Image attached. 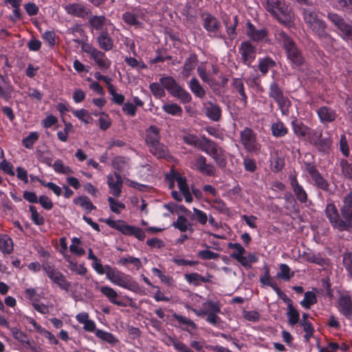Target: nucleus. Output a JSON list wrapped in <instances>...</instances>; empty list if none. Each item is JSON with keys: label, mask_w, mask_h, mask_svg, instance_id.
I'll use <instances>...</instances> for the list:
<instances>
[{"label": "nucleus", "mask_w": 352, "mask_h": 352, "mask_svg": "<svg viewBox=\"0 0 352 352\" xmlns=\"http://www.w3.org/2000/svg\"><path fill=\"white\" fill-rule=\"evenodd\" d=\"M326 216L331 226L339 231L352 229V199H344V204L340 208L341 216L333 204H327Z\"/></svg>", "instance_id": "1"}, {"label": "nucleus", "mask_w": 352, "mask_h": 352, "mask_svg": "<svg viewBox=\"0 0 352 352\" xmlns=\"http://www.w3.org/2000/svg\"><path fill=\"white\" fill-rule=\"evenodd\" d=\"M265 9L280 23L291 28L294 25V14L284 0H266Z\"/></svg>", "instance_id": "2"}, {"label": "nucleus", "mask_w": 352, "mask_h": 352, "mask_svg": "<svg viewBox=\"0 0 352 352\" xmlns=\"http://www.w3.org/2000/svg\"><path fill=\"white\" fill-rule=\"evenodd\" d=\"M107 278L113 284L120 287L126 289L133 292H138L140 290L139 284L133 278L109 265H106Z\"/></svg>", "instance_id": "3"}, {"label": "nucleus", "mask_w": 352, "mask_h": 352, "mask_svg": "<svg viewBox=\"0 0 352 352\" xmlns=\"http://www.w3.org/2000/svg\"><path fill=\"white\" fill-rule=\"evenodd\" d=\"M276 35L277 38L283 43L287 53V56L292 62L293 67L301 66L305 62V58L295 42L284 31L278 32Z\"/></svg>", "instance_id": "4"}, {"label": "nucleus", "mask_w": 352, "mask_h": 352, "mask_svg": "<svg viewBox=\"0 0 352 352\" xmlns=\"http://www.w3.org/2000/svg\"><path fill=\"white\" fill-rule=\"evenodd\" d=\"M100 221L105 223L110 228L117 230L124 235L134 236L140 241H144L146 237L145 232L142 228L128 225L123 220L115 221L111 219H105Z\"/></svg>", "instance_id": "5"}, {"label": "nucleus", "mask_w": 352, "mask_h": 352, "mask_svg": "<svg viewBox=\"0 0 352 352\" xmlns=\"http://www.w3.org/2000/svg\"><path fill=\"white\" fill-rule=\"evenodd\" d=\"M303 19L312 34L318 38L327 30V23L314 10L304 9Z\"/></svg>", "instance_id": "6"}, {"label": "nucleus", "mask_w": 352, "mask_h": 352, "mask_svg": "<svg viewBox=\"0 0 352 352\" xmlns=\"http://www.w3.org/2000/svg\"><path fill=\"white\" fill-rule=\"evenodd\" d=\"M327 17L332 25L336 28L340 37L346 42H352V25L346 22L338 14L329 12Z\"/></svg>", "instance_id": "7"}, {"label": "nucleus", "mask_w": 352, "mask_h": 352, "mask_svg": "<svg viewBox=\"0 0 352 352\" xmlns=\"http://www.w3.org/2000/svg\"><path fill=\"white\" fill-rule=\"evenodd\" d=\"M164 89H166L173 96L177 98L183 103L191 100L190 94L179 85L171 76H164L160 79Z\"/></svg>", "instance_id": "8"}, {"label": "nucleus", "mask_w": 352, "mask_h": 352, "mask_svg": "<svg viewBox=\"0 0 352 352\" xmlns=\"http://www.w3.org/2000/svg\"><path fill=\"white\" fill-rule=\"evenodd\" d=\"M42 270L45 272L50 280L60 289L68 292L71 287V283L67 280L66 276L56 269L54 265L43 264Z\"/></svg>", "instance_id": "9"}, {"label": "nucleus", "mask_w": 352, "mask_h": 352, "mask_svg": "<svg viewBox=\"0 0 352 352\" xmlns=\"http://www.w3.org/2000/svg\"><path fill=\"white\" fill-rule=\"evenodd\" d=\"M269 96L273 98L278 104V107L283 115L288 114L289 108L291 104L290 101L287 97L284 96L283 89L275 81L270 84Z\"/></svg>", "instance_id": "10"}, {"label": "nucleus", "mask_w": 352, "mask_h": 352, "mask_svg": "<svg viewBox=\"0 0 352 352\" xmlns=\"http://www.w3.org/2000/svg\"><path fill=\"white\" fill-rule=\"evenodd\" d=\"M166 181L169 188H173L175 185V182H177L178 188L184 198H191V193L186 184V179L182 177L179 173L171 169L170 172L166 175Z\"/></svg>", "instance_id": "11"}, {"label": "nucleus", "mask_w": 352, "mask_h": 352, "mask_svg": "<svg viewBox=\"0 0 352 352\" xmlns=\"http://www.w3.org/2000/svg\"><path fill=\"white\" fill-rule=\"evenodd\" d=\"M82 50L89 55L100 69L106 70L110 67L111 62L102 52L90 45H83Z\"/></svg>", "instance_id": "12"}, {"label": "nucleus", "mask_w": 352, "mask_h": 352, "mask_svg": "<svg viewBox=\"0 0 352 352\" xmlns=\"http://www.w3.org/2000/svg\"><path fill=\"white\" fill-rule=\"evenodd\" d=\"M299 256L307 262L314 263L320 267H327L330 265V259L324 253L314 252L309 248L299 252Z\"/></svg>", "instance_id": "13"}, {"label": "nucleus", "mask_w": 352, "mask_h": 352, "mask_svg": "<svg viewBox=\"0 0 352 352\" xmlns=\"http://www.w3.org/2000/svg\"><path fill=\"white\" fill-rule=\"evenodd\" d=\"M221 303L219 301L208 300L203 302L200 309H192V310L199 317H204L211 313H221Z\"/></svg>", "instance_id": "14"}, {"label": "nucleus", "mask_w": 352, "mask_h": 352, "mask_svg": "<svg viewBox=\"0 0 352 352\" xmlns=\"http://www.w3.org/2000/svg\"><path fill=\"white\" fill-rule=\"evenodd\" d=\"M65 10L67 14L78 18L85 19L91 14V10L79 3H69Z\"/></svg>", "instance_id": "15"}, {"label": "nucleus", "mask_w": 352, "mask_h": 352, "mask_svg": "<svg viewBox=\"0 0 352 352\" xmlns=\"http://www.w3.org/2000/svg\"><path fill=\"white\" fill-rule=\"evenodd\" d=\"M203 26L209 34L218 36L221 23L218 19L210 14H202Z\"/></svg>", "instance_id": "16"}, {"label": "nucleus", "mask_w": 352, "mask_h": 352, "mask_svg": "<svg viewBox=\"0 0 352 352\" xmlns=\"http://www.w3.org/2000/svg\"><path fill=\"white\" fill-rule=\"evenodd\" d=\"M338 310L346 319H352V298L349 295H341L338 300Z\"/></svg>", "instance_id": "17"}, {"label": "nucleus", "mask_w": 352, "mask_h": 352, "mask_svg": "<svg viewBox=\"0 0 352 352\" xmlns=\"http://www.w3.org/2000/svg\"><path fill=\"white\" fill-rule=\"evenodd\" d=\"M241 141L248 151H256L259 147L253 132L249 129H245L241 133Z\"/></svg>", "instance_id": "18"}, {"label": "nucleus", "mask_w": 352, "mask_h": 352, "mask_svg": "<svg viewBox=\"0 0 352 352\" xmlns=\"http://www.w3.org/2000/svg\"><path fill=\"white\" fill-rule=\"evenodd\" d=\"M317 115L322 124H329L334 122L337 113L334 109L327 106H322L318 109Z\"/></svg>", "instance_id": "19"}, {"label": "nucleus", "mask_w": 352, "mask_h": 352, "mask_svg": "<svg viewBox=\"0 0 352 352\" xmlns=\"http://www.w3.org/2000/svg\"><path fill=\"white\" fill-rule=\"evenodd\" d=\"M107 183L113 195L119 197L122 186V180L120 176L116 173L109 174L107 176Z\"/></svg>", "instance_id": "20"}, {"label": "nucleus", "mask_w": 352, "mask_h": 352, "mask_svg": "<svg viewBox=\"0 0 352 352\" xmlns=\"http://www.w3.org/2000/svg\"><path fill=\"white\" fill-rule=\"evenodd\" d=\"M100 291L111 303L120 307L126 306L124 302L118 300L119 295L113 288L107 285L102 286L100 287Z\"/></svg>", "instance_id": "21"}, {"label": "nucleus", "mask_w": 352, "mask_h": 352, "mask_svg": "<svg viewBox=\"0 0 352 352\" xmlns=\"http://www.w3.org/2000/svg\"><path fill=\"white\" fill-rule=\"evenodd\" d=\"M173 317L178 322L180 325H184L185 327L181 328L183 331L188 332L190 334H193L194 331H195L197 328V324L189 318L179 315L177 313H174L173 314Z\"/></svg>", "instance_id": "22"}, {"label": "nucleus", "mask_w": 352, "mask_h": 352, "mask_svg": "<svg viewBox=\"0 0 352 352\" xmlns=\"http://www.w3.org/2000/svg\"><path fill=\"white\" fill-rule=\"evenodd\" d=\"M142 12L140 10H136L135 12H125L122 16V19L128 25L140 28L142 26V23L140 21V19H142Z\"/></svg>", "instance_id": "23"}, {"label": "nucleus", "mask_w": 352, "mask_h": 352, "mask_svg": "<svg viewBox=\"0 0 352 352\" xmlns=\"http://www.w3.org/2000/svg\"><path fill=\"white\" fill-rule=\"evenodd\" d=\"M160 129L154 126H150L146 131V144L148 147L160 142Z\"/></svg>", "instance_id": "24"}, {"label": "nucleus", "mask_w": 352, "mask_h": 352, "mask_svg": "<svg viewBox=\"0 0 352 352\" xmlns=\"http://www.w3.org/2000/svg\"><path fill=\"white\" fill-rule=\"evenodd\" d=\"M99 47L104 51H110L114 47L113 41L107 31H102L97 37Z\"/></svg>", "instance_id": "25"}, {"label": "nucleus", "mask_w": 352, "mask_h": 352, "mask_svg": "<svg viewBox=\"0 0 352 352\" xmlns=\"http://www.w3.org/2000/svg\"><path fill=\"white\" fill-rule=\"evenodd\" d=\"M165 344L168 346L173 345L174 349L178 352H195L190 349L185 343L180 341L175 337L168 336Z\"/></svg>", "instance_id": "26"}, {"label": "nucleus", "mask_w": 352, "mask_h": 352, "mask_svg": "<svg viewBox=\"0 0 352 352\" xmlns=\"http://www.w3.org/2000/svg\"><path fill=\"white\" fill-rule=\"evenodd\" d=\"M185 279L189 284H192L195 286H199L202 283H209L210 281V276H202L201 274L193 272L185 274Z\"/></svg>", "instance_id": "27"}, {"label": "nucleus", "mask_w": 352, "mask_h": 352, "mask_svg": "<svg viewBox=\"0 0 352 352\" xmlns=\"http://www.w3.org/2000/svg\"><path fill=\"white\" fill-rule=\"evenodd\" d=\"M244 62L247 63L254 58V47L248 42H243L239 48Z\"/></svg>", "instance_id": "28"}, {"label": "nucleus", "mask_w": 352, "mask_h": 352, "mask_svg": "<svg viewBox=\"0 0 352 352\" xmlns=\"http://www.w3.org/2000/svg\"><path fill=\"white\" fill-rule=\"evenodd\" d=\"M292 126L295 135L299 138H305L308 133L309 127L302 121L295 118L292 122Z\"/></svg>", "instance_id": "29"}, {"label": "nucleus", "mask_w": 352, "mask_h": 352, "mask_svg": "<svg viewBox=\"0 0 352 352\" xmlns=\"http://www.w3.org/2000/svg\"><path fill=\"white\" fill-rule=\"evenodd\" d=\"M206 113L210 119L218 121L221 118V111L218 105L209 102L206 104Z\"/></svg>", "instance_id": "30"}, {"label": "nucleus", "mask_w": 352, "mask_h": 352, "mask_svg": "<svg viewBox=\"0 0 352 352\" xmlns=\"http://www.w3.org/2000/svg\"><path fill=\"white\" fill-rule=\"evenodd\" d=\"M107 21V19L104 15H94L90 16L89 19V24L91 28L97 30H101L106 25Z\"/></svg>", "instance_id": "31"}, {"label": "nucleus", "mask_w": 352, "mask_h": 352, "mask_svg": "<svg viewBox=\"0 0 352 352\" xmlns=\"http://www.w3.org/2000/svg\"><path fill=\"white\" fill-rule=\"evenodd\" d=\"M224 23L226 26L227 33L230 39H233L236 37V28L238 23L237 17L234 16L232 17H228L224 20Z\"/></svg>", "instance_id": "32"}, {"label": "nucleus", "mask_w": 352, "mask_h": 352, "mask_svg": "<svg viewBox=\"0 0 352 352\" xmlns=\"http://www.w3.org/2000/svg\"><path fill=\"white\" fill-rule=\"evenodd\" d=\"M317 302V296L312 291L306 292L304 298L300 302V305L306 309H309Z\"/></svg>", "instance_id": "33"}, {"label": "nucleus", "mask_w": 352, "mask_h": 352, "mask_svg": "<svg viewBox=\"0 0 352 352\" xmlns=\"http://www.w3.org/2000/svg\"><path fill=\"white\" fill-rule=\"evenodd\" d=\"M14 250L13 242L10 237L3 235L0 238V251L4 254H10Z\"/></svg>", "instance_id": "34"}, {"label": "nucleus", "mask_w": 352, "mask_h": 352, "mask_svg": "<svg viewBox=\"0 0 352 352\" xmlns=\"http://www.w3.org/2000/svg\"><path fill=\"white\" fill-rule=\"evenodd\" d=\"M148 148L151 153L157 158H166L168 155L167 147L160 142Z\"/></svg>", "instance_id": "35"}, {"label": "nucleus", "mask_w": 352, "mask_h": 352, "mask_svg": "<svg viewBox=\"0 0 352 352\" xmlns=\"http://www.w3.org/2000/svg\"><path fill=\"white\" fill-rule=\"evenodd\" d=\"M189 87L191 91L198 98H202L206 95V91L200 85L196 78H192L189 82Z\"/></svg>", "instance_id": "36"}, {"label": "nucleus", "mask_w": 352, "mask_h": 352, "mask_svg": "<svg viewBox=\"0 0 352 352\" xmlns=\"http://www.w3.org/2000/svg\"><path fill=\"white\" fill-rule=\"evenodd\" d=\"M293 301L287 305V316L288 318L289 323L294 326L300 320V314L298 311L294 307Z\"/></svg>", "instance_id": "37"}, {"label": "nucleus", "mask_w": 352, "mask_h": 352, "mask_svg": "<svg viewBox=\"0 0 352 352\" xmlns=\"http://www.w3.org/2000/svg\"><path fill=\"white\" fill-rule=\"evenodd\" d=\"M96 336L98 338L107 342L111 345H115L117 342H118V340L113 333L102 329H97L96 331Z\"/></svg>", "instance_id": "38"}, {"label": "nucleus", "mask_w": 352, "mask_h": 352, "mask_svg": "<svg viewBox=\"0 0 352 352\" xmlns=\"http://www.w3.org/2000/svg\"><path fill=\"white\" fill-rule=\"evenodd\" d=\"M339 166L344 177L352 181V164L349 163L346 159H340Z\"/></svg>", "instance_id": "39"}, {"label": "nucleus", "mask_w": 352, "mask_h": 352, "mask_svg": "<svg viewBox=\"0 0 352 352\" xmlns=\"http://www.w3.org/2000/svg\"><path fill=\"white\" fill-rule=\"evenodd\" d=\"M324 45V47L329 50H333L336 43V39L334 38L327 30L318 38Z\"/></svg>", "instance_id": "40"}, {"label": "nucleus", "mask_w": 352, "mask_h": 352, "mask_svg": "<svg viewBox=\"0 0 352 352\" xmlns=\"http://www.w3.org/2000/svg\"><path fill=\"white\" fill-rule=\"evenodd\" d=\"M331 144L332 141L329 137L323 138L322 135L321 138H318L314 146L320 152H327L330 149Z\"/></svg>", "instance_id": "41"}, {"label": "nucleus", "mask_w": 352, "mask_h": 352, "mask_svg": "<svg viewBox=\"0 0 352 352\" xmlns=\"http://www.w3.org/2000/svg\"><path fill=\"white\" fill-rule=\"evenodd\" d=\"M118 263L123 266H127L129 264H133L137 270H139L142 267V262L140 259L129 255L126 257L121 258L118 261Z\"/></svg>", "instance_id": "42"}, {"label": "nucleus", "mask_w": 352, "mask_h": 352, "mask_svg": "<svg viewBox=\"0 0 352 352\" xmlns=\"http://www.w3.org/2000/svg\"><path fill=\"white\" fill-rule=\"evenodd\" d=\"M342 265L347 273V277L352 278V252H344L342 255Z\"/></svg>", "instance_id": "43"}, {"label": "nucleus", "mask_w": 352, "mask_h": 352, "mask_svg": "<svg viewBox=\"0 0 352 352\" xmlns=\"http://www.w3.org/2000/svg\"><path fill=\"white\" fill-rule=\"evenodd\" d=\"M246 34L251 39L254 41H259L264 37V32L263 30H256L254 25L250 23H248V30Z\"/></svg>", "instance_id": "44"}, {"label": "nucleus", "mask_w": 352, "mask_h": 352, "mask_svg": "<svg viewBox=\"0 0 352 352\" xmlns=\"http://www.w3.org/2000/svg\"><path fill=\"white\" fill-rule=\"evenodd\" d=\"M271 129L272 135L275 137H283L287 133V129L280 121L272 124Z\"/></svg>", "instance_id": "45"}, {"label": "nucleus", "mask_w": 352, "mask_h": 352, "mask_svg": "<svg viewBox=\"0 0 352 352\" xmlns=\"http://www.w3.org/2000/svg\"><path fill=\"white\" fill-rule=\"evenodd\" d=\"M197 63V58L195 56H191L185 62L182 74L185 77H188L191 72L194 69Z\"/></svg>", "instance_id": "46"}, {"label": "nucleus", "mask_w": 352, "mask_h": 352, "mask_svg": "<svg viewBox=\"0 0 352 352\" xmlns=\"http://www.w3.org/2000/svg\"><path fill=\"white\" fill-rule=\"evenodd\" d=\"M173 226L182 232H185L189 228V222L183 215H179L177 220L173 223Z\"/></svg>", "instance_id": "47"}, {"label": "nucleus", "mask_w": 352, "mask_h": 352, "mask_svg": "<svg viewBox=\"0 0 352 352\" xmlns=\"http://www.w3.org/2000/svg\"><path fill=\"white\" fill-rule=\"evenodd\" d=\"M279 270V272L277 273L278 277L285 281L289 280L294 275V272L290 273V268L287 264H280Z\"/></svg>", "instance_id": "48"}, {"label": "nucleus", "mask_w": 352, "mask_h": 352, "mask_svg": "<svg viewBox=\"0 0 352 352\" xmlns=\"http://www.w3.org/2000/svg\"><path fill=\"white\" fill-rule=\"evenodd\" d=\"M82 243L81 240L78 237H73L72 239V244L69 246V250L72 253H74L78 256H82L85 254V250L79 247Z\"/></svg>", "instance_id": "49"}, {"label": "nucleus", "mask_w": 352, "mask_h": 352, "mask_svg": "<svg viewBox=\"0 0 352 352\" xmlns=\"http://www.w3.org/2000/svg\"><path fill=\"white\" fill-rule=\"evenodd\" d=\"M29 210L31 213V220L33 223L36 226H42L45 223V219L43 216H41L37 211L36 208L30 205L29 206Z\"/></svg>", "instance_id": "50"}, {"label": "nucleus", "mask_w": 352, "mask_h": 352, "mask_svg": "<svg viewBox=\"0 0 352 352\" xmlns=\"http://www.w3.org/2000/svg\"><path fill=\"white\" fill-rule=\"evenodd\" d=\"M10 331L14 339L21 342L22 344H30L28 336L23 331H21L17 327L10 328Z\"/></svg>", "instance_id": "51"}, {"label": "nucleus", "mask_w": 352, "mask_h": 352, "mask_svg": "<svg viewBox=\"0 0 352 352\" xmlns=\"http://www.w3.org/2000/svg\"><path fill=\"white\" fill-rule=\"evenodd\" d=\"M270 163L271 169L275 173L280 171L285 164L284 160L278 157L276 153L272 156Z\"/></svg>", "instance_id": "52"}, {"label": "nucleus", "mask_w": 352, "mask_h": 352, "mask_svg": "<svg viewBox=\"0 0 352 352\" xmlns=\"http://www.w3.org/2000/svg\"><path fill=\"white\" fill-rule=\"evenodd\" d=\"M162 109L167 113L172 116L179 115L182 113V109L180 106L175 103L164 104L162 106Z\"/></svg>", "instance_id": "53"}, {"label": "nucleus", "mask_w": 352, "mask_h": 352, "mask_svg": "<svg viewBox=\"0 0 352 352\" xmlns=\"http://www.w3.org/2000/svg\"><path fill=\"white\" fill-rule=\"evenodd\" d=\"M53 168L56 172L65 174V175H70L73 173L72 169L68 166H65L61 160H56L53 164Z\"/></svg>", "instance_id": "54"}, {"label": "nucleus", "mask_w": 352, "mask_h": 352, "mask_svg": "<svg viewBox=\"0 0 352 352\" xmlns=\"http://www.w3.org/2000/svg\"><path fill=\"white\" fill-rule=\"evenodd\" d=\"M74 202L76 205H79L89 214L91 210L96 209V207L90 201V199H74Z\"/></svg>", "instance_id": "55"}, {"label": "nucleus", "mask_w": 352, "mask_h": 352, "mask_svg": "<svg viewBox=\"0 0 352 352\" xmlns=\"http://www.w3.org/2000/svg\"><path fill=\"white\" fill-rule=\"evenodd\" d=\"M314 184L322 190H327L329 184L320 173L311 177Z\"/></svg>", "instance_id": "56"}, {"label": "nucleus", "mask_w": 352, "mask_h": 352, "mask_svg": "<svg viewBox=\"0 0 352 352\" xmlns=\"http://www.w3.org/2000/svg\"><path fill=\"white\" fill-rule=\"evenodd\" d=\"M38 136L37 132H31L28 136L23 139V146L27 148H32L34 144L38 140Z\"/></svg>", "instance_id": "57"}, {"label": "nucleus", "mask_w": 352, "mask_h": 352, "mask_svg": "<svg viewBox=\"0 0 352 352\" xmlns=\"http://www.w3.org/2000/svg\"><path fill=\"white\" fill-rule=\"evenodd\" d=\"M228 247L230 249L234 250L233 252L230 254V256L232 258H233L234 259H236L237 258H239V256H242L243 254H244V253L245 252L244 248L240 243H230L228 245Z\"/></svg>", "instance_id": "58"}, {"label": "nucleus", "mask_w": 352, "mask_h": 352, "mask_svg": "<svg viewBox=\"0 0 352 352\" xmlns=\"http://www.w3.org/2000/svg\"><path fill=\"white\" fill-rule=\"evenodd\" d=\"M109 208L113 212L120 214L121 211L125 208V205L119 199H108Z\"/></svg>", "instance_id": "59"}, {"label": "nucleus", "mask_w": 352, "mask_h": 352, "mask_svg": "<svg viewBox=\"0 0 352 352\" xmlns=\"http://www.w3.org/2000/svg\"><path fill=\"white\" fill-rule=\"evenodd\" d=\"M153 95L156 98H163L165 96V91L162 86L157 82H153L149 86Z\"/></svg>", "instance_id": "60"}, {"label": "nucleus", "mask_w": 352, "mask_h": 352, "mask_svg": "<svg viewBox=\"0 0 352 352\" xmlns=\"http://www.w3.org/2000/svg\"><path fill=\"white\" fill-rule=\"evenodd\" d=\"M204 201H209V203L212 205L214 208L219 210L222 213H227L229 212L228 208L222 199H204Z\"/></svg>", "instance_id": "61"}, {"label": "nucleus", "mask_w": 352, "mask_h": 352, "mask_svg": "<svg viewBox=\"0 0 352 352\" xmlns=\"http://www.w3.org/2000/svg\"><path fill=\"white\" fill-rule=\"evenodd\" d=\"M322 135V130L311 129V128H309L308 133L306 137L309 142L311 144L314 145V144H316V142L318 140V138H321Z\"/></svg>", "instance_id": "62"}, {"label": "nucleus", "mask_w": 352, "mask_h": 352, "mask_svg": "<svg viewBox=\"0 0 352 352\" xmlns=\"http://www.w3.org/2000/svg\"><path fill=\"white\" fill-rule=\"evenodd\" d=\"M207 146L204 149L207 153H208L213 159L217 157V156L221 153V151L216 146V145L211 141L206 140Z\"/></svg>", "instance_id": "63"}, {"label": "nucleus", "mask_w": 352, "mask_h": 352, "mask_svg": "<svg viewBox=\"0 0 352 352\" xmlns=\"http://www.w3.org/2000/svg\"><path fill=\"white\" fill-rule=\"evenodd\" d=\"M199 258L204 260H212L219 258V255L218 253L212 252L209 250H201L197 253Z\"/></svg>", "instance_id": "64"}]
</instances>
